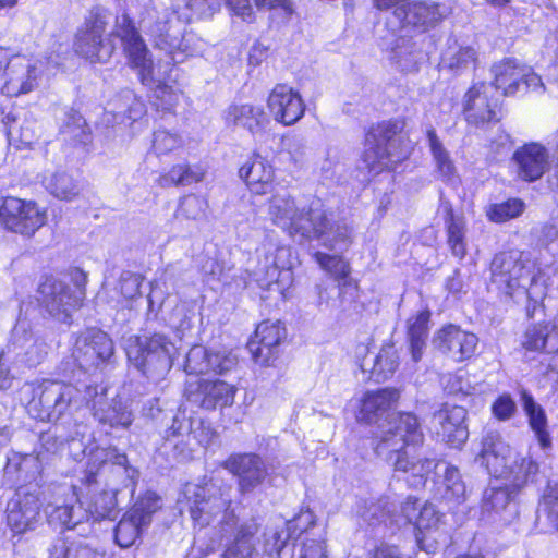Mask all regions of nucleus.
<instances>
[{
    "instance_id": "1",
    "label": "nucleus",
    "mask_w": 558,
    "mask_h": 558,
    "mask_svg": "<svg viewBox=\"0 0 558 558\" xmlns=\"http://www.w3.org/2000/svg\"><path fill=\"white\" fill-rule=\"evenodd\" d=\"M187 502L194 527L206 529L220 517L218 526L225 538L221 558H256L262 525L254 517L240 521L230 483L203 482L196 485Z\"/></svg>"
},
{
    "instance_id": "2",
    "label": "nucleus",
    "mask_w": 558,
    "mask_h": 558,
    "mask_svg": "<svg viewBox=\"0 0 558 558\" xmlns=\"http://www.w3.org/2000/svg\"><path fill=\"white\" fill-rule=\"evenodd\" d=\"M425 444V434L418 415L412 411H397L387 420V428L372 437L377 457L388 462L395 472L409 475L414 484L425 485L435 469L434 460L416 454Z\"/></svg>"
},
{
    "instance_id": "3",
    "label": "nucleus",
    "mask_w": 558,
    "mask_h": 558,
    "mask_svg": "<svg viewBox=\"0 0 558 558\" xmlns=\"http://www.w3.org/2000/svg\"><path fill=\"white\" fill-rule=\"evenodd\" d=\"M129 468L126 453L116 446H96L87 454L80 484L72 486V494L78 506L94 521L114 520L120 512L114 487H99V475L108 466Z\"/></svg>"
},
{
    "instance_id": "4",
    "label": "nucleus",
    "mask_w": 558,
    "mask_h": 558,
    "mask_svg": "<svg viewBox=\"0 0 558 558\" xmlns=\"http://www.w3.org/2000/svg\"><path fill=\"white\" fill-rule=\"evenodd\" d=\"M362 145L361 160L369 173L396 171L414 150L408 118L392 117L368 124L364 129Z\"/></svg>"
},
{
    "instance_id": "5",
    "label": "nucleus",
    "mask_w": 558,
    "mask_h": 558,
    "mask_svg": "<svg viewBox=\"0 0 558 558\" xmlns=\"http://www.w3.org/2000/svg\"><path fill=\"white\" fill-rule=\"evenodd\" d=\"M268 215L272 225L289 236H300L306 241L320 240L333 230L330 214L323 206L299 208L293 196L269 199Z\"/></svg>"
},
{
    "instance_id": "6",
    "label": "nucleus",
    "mask_w": 558,
    "mask_h": 558,
    "mask_svg": "<svg viewBox=\"0 0 558 558\" xmlns=\"http://www.w3.org/2000/svg\"><path fill=\"white\" fill-rule=\"evenodd\" d=\"M70 275L73 287L52 274H45L36 290L39 307L61 323H71L73 313L80 311L86 301L87 274L76 267Z\"/></svg>"
},
{
    "instance_id": "7",
    "label": "nucleus",
    "mask_w": 558,
    "mask_h": 558,
    "mask_svg": "<svg viewBox=\"0 0 558 558\" xmlns=\"http://www.w3.org/2000/svg\"><path fill=\"white\" fill-rule=\"evenodd\" d=\"M492 281L502 286L507 293L529 284H535L542 276V267L529 251L508 250L497 253L490 264Z\"/></svg>"
},
{
    "instance_id": "8",
    "label": "nucleus",
    "mask_w": 558,
    "mask_h": 558,
    "mask_svg": "<svg viewBox=\"0 0 558 558\" xmlns=\"http://www.w3.org/2000/svg\"><path fill=\"white\" fill-rule=\"evenodd\" d=\"M461 116L469 129L488 130L504 116V102L485 81L471 83L462 96Z\"/></svg>"
},
{
    "instance_id": "9",
    "label": "nucleus",
    "mask_w": 558,
    "mask_h": 558,
    "mask_svg": "<svg viewBox=\"0 0 558 558\" xmlns=\"http://www.w3.org/2000/svg\"><path fill=\"white\" fill-rule=\"evenodd\" d=\"M109 10L100 4L90 7L84 16L83 23L74 34V53L89 63L107 61L113 51L111 48L102 57L106 47V31L108 27Z\"/></svg>"
},
{
    "instance_id": "10",
    "label": "nucleus",
    "mask_w": 558,
    "mask_h": 558,
    "mask_svg": "<svg viewBox=\"0 0 558 558\" xmlns=\"http://www.w3.org/2000/svg\"><path fill=\"white\" fill-rule=\"evenodd\" d=\"M113 35L121 41L122 51L130 69L136 71L138 80L146 85L153 81L154 60L134 19L126 12L117 21Z\"/></svg>"
},
{
    "instance_id": "11",
    "label": "nucleus",
    "mask_w": 558,
    "mask_h": 558,
    "mask_svg": "<svg viewBox=\"0 0 558 558\" xmlns=\"http://www.w3.org/2000/svg\"><path fill=\"white\" fill-rule=\"evenodd\" d=\"M288 330L280 319L266 318L256 324L246 349L255 364L275 367L288 344Z\"/></svg>"
},
{
    "instance_id": "12",
    "label": "nucleus",
    "mask_w": 558,
    "mask_h": 558,
    "mask_svg": "<svg viewBox=\"0 0 558 558\" xmlns=\"http://www.w3.org/2000/svg\"><path fill=\"white\" fill-rule=\"evenodd\" d=\"M37 86V69L25 54L0 47V94L8 98L26 95Z\"/></svg>"
},
{
    "instance_id": "13",
    "label": "nucleus",
    "mask_w": 558,
    "mask_h": 558,
    "mask_svg": "<svg viewBox=\"0 0 558 558\" xmlns=\"http://www.w3.org/2000/svg\"><path fill=\"white\" fill-rule=\"evenodd\" d=\"M47 222V210L35 201L5 196L0 204V225L7 231L32 238Z\"/></svg>"
},
{
    "instance_id": "14",
    "label": "nucleus",
    "mask_w": 558,
    "mask_h": 558,
    "mask_svg": "<svg viewBox=\"0 0 558 558\" xmlns=\"http://www.w3.org/2000/svg\"><path fill=\"white\" fill-rule=\"evenodd\" d=\"M266 265L257 277L260 289L274 291L281 298L293 284V268L298 264V256L290 245H278L265 256Z\"/></svg>"
},
{
    "instance_id": "15",
    "label": "nucleus",
    "mask_w": 558,
    "mask_h": 558,
    "mask_svg": "<svg viewBox=\"0 0 558 558\" xmlns=\"http://www.w3.org/2000/svg\"><path fill=\"white\" fill-rule=\"evenodd\" d=\"M378 11H391L401 28L413 27L426 31L440 20L439 4L412 0H372Z\"/></svg>"
},
{
    "instance_id": "16",
    "label": "nucleus",
    "mask_w": 558,
    "mask_h": 558,
    "mask_svg": "<svg viewBox=\"0 0 558 558\" xmlns=\"http://www.w3.org/2000/svg\"><path fill=\"white\" fill-rule=\"evenodd\" d=\"M159 497L146 493L122 515L114 527V542L121 548L133 546L142 535L143 527L151 521L153 514L159 509Z\"/></svg>"
},
{
    "instance_id": "17",
    "label": "nucleus",
    "mask_w": 558,
    "mask_h": 558,
    "mask_svg": "<svg viewBox=\"0 0 558 558\" xmlns=\"http://www.w3.org/2000/svg\"><path fill=\"white\" fill-rule=\"evenodd\" d=\"M221 466L236 480L240 495L253 493L269 476L264 459L255 452H234L222 461Z\"/></svg>"
},
{
    "instance_id": "18",
    "label": "nucleus",
    "mask_w": 558,
    "mask_h": 558,
    "mask_svg": "<svg viewBox=\"0 0 558 558\" xmlns=\"http://www.w3.org/2000/svg\"><path fill=\"white\" fill-rule=\"evenodd\" d=\"M238 388L222 379H198L186 383L184 396L206 411L223 410L233 405Z\"/></svg>"
},
{
    "instance_id": "19",
    "label": "nucleus",
    "mask_w": 558,
    "mask_h": 558,
    "mask_svg": "<svg viewBox=\"0 0 558 558\" xmlns=\"http://www.w3.org/2000/svg\"><path fill=\"white\" fill-rule=\"evenodd\" d=\"M316 523L311 510L301 511L287 522V541L301 543L299 558H329L326 537L314 532Z\"/></svg>"
},
{
    "instance_id": "20",
    "label": "nucleus",
    "mask_w": 558,
    "mask_h": 558,
    "mask_svg": "<svg viewBox=\"0 0 558 558\" xmlns=\"http://www.w3.org/2000/svg\"><path fill=\"white\" fill-rule=\"evenodd\" d=\"M266 104L272 119L283 126L296 124L306 112V104L301 93L287 83L275 84Z\"/></svg>"
},
{
    "instance_id": "21",
    "label": "nucleus",
    "mask_w": 558,
    "mask_h": 558,
    "mask_svg": "<svg viewBox=\"0 0 558 558\" xmlns=\"http://www.w3.org/2000/svg\"><path fill=\"white\" fill-rule=\"evenodd\" d=\"M39 403L45 408L39 417L45 422H57L76 400L78 389L69 383L44 379L39 386Z\"/></svg>"
},
{
    "instance_id": "22",
    "label": "nucleus",
    "mask_w": 558,
    "mask_h": 558,
    "mask_svg": "<svg viewBox=\"0 0 558 558\" xmlns=\"http://www.w3.org/2000/svg\"><path fill=\"white\" fill-rule=\"evenodd\" d=\"M40 515L39 497L35 493H16L8 501L5 524L13 536H22L36 529Z\"/></svg>"
},
{
    "instance_id": "23",
    "label": "nucleus",
    "mask_w": 558,
    "mask_h": 558,
    "mask_svg": "<svg viewBox=\"0 0 558 558\" xmlns=\"http://www.w3.org/2000/svg\"><path fill=\"white\" fill-rule=\"evenodd\" d=\"M405 523L413 526V535L418 547H423L428 534L438 530L441 514L428 502H421L415 496H408L400 506Z\"/></svg>"
},
{
    "instance_id": "24",
    "label": "nucleus",
    "mask_w": 558,
    "mask_h": 558,
    "mask_svg": "<svg viewBox=\"0 0 558 558\" xmlns=\"http://www.w3.org/2000/svg\"><path fill=\"white\" fill-rule=\"evenodd\" d=\"M238 175L251 194L262 196L272 192L276 169L266 156L255 149L240 165Z\"/></svg>"
},
{
    "instance_id": "25",
    "label": "nucleus",
    "mask_w": 558,
    "mask_h": 558,
    "mask_svg": "<svg viewBox=\"0 0 558 558\" xmlns=\"http://www.w3.org/2000/svg\"><path fill=\"white\" fill-rule=\"evenodd\" d=\"M434 342L444 354L451 355L457 362H464L475 354L478 338L460 325L448 323L436 331Z\"/></svg>"
},
{
    "instance_id": "26",
    "label": "nucleus",
    "mask_w": 558,
    "mask_h": 558,
    "mask_svg": "<svg viewBox=\"0 0 558 558\" xmlns=\"http://www.w3.org/2000/svg\"><path fill=\"white\" fill-rule=\"evenodd\" d=\"M512 161L517 168L518 177L524 182L539 180L548 169L549 155L547 148L538 142H527L519 146Z\"/></svg>"
},
{
    "instance_id": "27",
    "label": "nucleus",
    "mask_w": 558,
    "mask_h": 558,
    "mask_svg": "<svg viewBox=\"0 0 558 558\" xmlns=\"http://www.w3.org/2000/svg\"><path fill=\"white\" fill-rule=\"evenodd\" d=\"M400 398L401 391L397 387L366 390L359 401L355 418L362 424H374L380 415L396 408Z\"/></svg>"
},
{
    "instance_id": "28",
    "label": "nucleus",
    "mask_w": 558,
    "mask_h": 558,
    "mask_svg": "<svg viewBox=\"0 0 558 558\" xmlns=\"http://www.w3.org/2000/svg\"><path fill=\"white\" fill-rule=\"evenodd\" d=\"M520 345L526 353H558V325L547 320L530 324L522 333Z\"/></svg>"
},
{
    "instance_id": "29",
    "label": "nucleus",
    "mask_w": 558,
    "mask_h": 558,
    "mask_svg": "<svg viewBox=\"0 0 558 558\" xmlns=\"http://www.w3.org/2000/svg\"><path fill=\"white\" fill-rule=\"evenodd\" d=\"M170 342L165 335L153 333L138 344L136 367L143 375H148L153 371L169 366L171 355L169 351Z\"/></svg>"
},
{
    "instance_id": "30",
    "label": "nucleus",
    "mask_w": 558,
    "mask_h": 558,
    "mask_svg": "<svg viewBox=\"0 0 558 558\" xmlns=\"http://www.w3.org/2000/svg\"><path fill=\"white\" fill-rule=\"evenodd\" d=\"M207 175V167L203 162H191L182 159L160 172L156 179L159 187H187L202 183Z\"/></svg>"
},
{
    "instance_id": "31",
    "label": "nucleus",
    "mask_w": 558,
    "mask_h": 558,
    "mask_svg": "<svg viewBox=\"0 0 558 558\" xmlns=\"http://www.w3.org/2000/svg\"><path fill=\"white\" fill-rule=\"evenodd\" d=\"M493 81L489 83L496 89H501L504 96L514 95L525 76L524 66L514 58H504L492 66Z\"/></svg>"
},
{
    "instance_id": "32",
    "label": "nucleus",
    "mask_w": 558,
    "mask_h": 558,
    "mask_svg": "<svg viewBox=\"0 0 558 558\" xmlns=\"http://www.w3.org/2000/svg\"><path fill=\"white\" fill-rule=\"evenodd\" d=\"M313 258L338 282L339 295L344 293L347 288L359 289V281L351 277V265L342 255L315 252Z\"/></svg>"
},
{
    "instance_id": "33",
    "label": "nucleus",
    "mask_w": 558,
    "mask_h": 558,
    "mask_svg": "<svg viewBox=\"0 0 558 558\" xmlns=\"http://www.w3.org/2000/svg\"><path fill=\"white\" fill-rule=\"evenodd\" d=\"M444 221L448 247L451 254L461 260L468 254L465 218L463 215L456 214L453 207L448 205Z\"/></svg>"
},
{
    "instance_id": "34",
    "label": "nucleus",
    "mask_w": 558,
    "mask_h": 558,
    "mask_svg": "<svg viewBox=\"0 0 558 558\" xmlns=\"http://www.w3.org/2000/svg\"><path fill=\"white\" fill-rule=\"evenodd\" d=\"M432 312L425 307L407 320V338L412 360L417 363L423 356L429 332Z\"/></svg>"
},
{
    "instance_id": "35",
    "label": "nucleus",
    "mask_w": 558,
    "mask_h": 558,
    "mask_svg": "<svg viewBox=\"0 0 558 558\" xmlns=\"http://www.w3.org/2000/svg\"><path fill=\"white\" fill-rule=\"evenodd\" d=\"M538 473L539 464L533 457L518 458L507 471L506 485L512 489V493L520 496L525 487L537 481Z\"/></svg>"
},
{
    "instance_id": "36",
    "label": "nucleus",
    "mask_w": 558,
    "mask_h": 558,
    "mask_svg": "<svg viewBox=\"0 0 558 558\" xmlns=\"http://www.w3.org/2000/svg\"><path fill=\"white\" fill-rule=\"evenodd\" d=\"M521 401L524 412L529 418V424L543 449L551 447V437L547 428V416L544 409L537 404L531 393L526 390L521 391Z\"/></svg>"
},
{
    "instance_id": "37",
    "label": "nucleus",
    "mask_w": 558,
    "mask_h": 558,
    "mask_svg": "<svg viewBox=\"0 0 558 558\" xmlns=\"http://www.w3.org/2000/svg\"><path fill=\"white\" fill-rule=\"evenodd\" d=\"M228 119L235 125L255 133L265 128L268 118L260 106L252 104L233 105L229 108Z\"/></svg>"
},
{
    "instance_id": "38",
    "label": "nucleus",
    "mask_w": 558,
    "mask_h": 558,
    "mask_svg": "<svg viewBox=\"0 0 558 558\" xmlns=\"http://www.w3.org/2000/svg\"><path fill=\"white\" fill-rule=\"evenodd\" d=\"M456 408L444 404L436 413L442 438L450 446H458L466 438V429L462 425L459 415H454Z\"/></svg>"
},
{
    "instance_id": "39",
    "label": "nucleus",
    "mask_w": 558,
    "mask_h": 558,
    "mask_svg": "<svg viewBox=\"0 0 558 558\" xmlns=\"http://www.w3.org/2000/svg\"><path fill=\"white\" fill-rule=\"evenodd\" d=\"M400 359L392 341H385L375 357L371 374L377 381L389 379L399 368Z\"/></svg>"
},
{
    "instance_id": "40",
    "label": "nucleus",
    "mask_w": 558,
    "mask_h": 558,
    "mask_svg": "<svg viewBox=\"0 0 558 558\" xmlns=\"http://www.w3.org/2000/svg\"><path fill=\"white\" fill-rule=\"evenodd\" d=\"M208 207V198L205 195L189 192L180 196L174 217L185 220H197L206 216Z\"/></svg>"
},
{
    "instance_id": "41",
    "label": "nucleus",
    "mask_w": 558,
    "mask_h": 558,
    "mask_svg": "<svg viewBox=\"0 0 558 558\" xmlns=\"http://www.w3.org/2000/svg\"><path fill=\"white\" fill-rule=\"evenodd\" d=\"M525 209V203L519 197H509L500 203H493L486 207L485 215L488 221L505 223L520 217Z\"/></svg>"
},
{
    "instance_id": "42",
    "label": "nucleus",
    "mask_w": 558,
    "mask_h": 558,
    "mask_svg": "<svg viewBox=\"0 0 558 558\" xmlns=\"http://www.w3.org/2000/svg\"><path fill=\"white\" fill-rule=\"evenodd\" d=\"M519 496L512 493L506 484L487 489L482 499V510L486 513L500 514L511 502L517 501Z\"/></svg>"
},
{
    "instance_id": "43",
    "label": "nucleus",
    "mask_w": 558,
    "mask_h": 558,
    "mask_svg": "<svg viewBox=\"0 0 558 558\" xmlns=\"http://www.w3.org/2000/svg\"><path fill=\"white\" fill-rule=\"evenodd\" d=\"M539 509L548 524L558 531V481L546 484L539 498Z\"/></svg>"
},
{
    "instance_id": "44",
    "label": "nucleus",
    "mask_w": 558,
    "mask_h": 558,
    "mask_svg": "<svg viewBox=\"0 0 558 558\" xmlns=\"http://www.w3.org/2000/svg\"><path fill=\"white\" fill-rule=\"evenodd\" d=\"M49 191L54 197L66 202L74 199L80 194L76 181L64 172L52 175L49 182Z\"/></svg>"
},
{
    "instance_id": "45",
    "label": "nucleus",
    "mask_w": 558,
    "mask_h": 558,
    "mask_svg": "<svg viewBox=\"0 0 558 558\" xmlns=\"http://www.w3.org/2000/svg\"><path fill=\"white\" fill-rule=\"evenodd\" d=\"M426 137L430 153L436 161L437 169L446 174H451L454 170L453 162L451 161L448 151L442 146L435 129L430 128L426 131Z\"/></svg>"
},
{
    "instance_id": "46",
    "label": "nucleus",
    "mask_w": 558,
    "mask_h": 558,
    "mask_svg": "<svg viewBox=\"0 0 558 558\" xmlns=\"http://www.w3.org/2000/svg\"><path fill=\"white\" fill-rule=\"evenodd\" d=\"M183 145L179 133L160 128L154 131L151 147L156 155H168Z\"/></svg>"
},
{
    "instance_id": "47",
    "label": "nucleus",
    "mask_w": 558,
    "mask_h": 558,
    "mask_svg": "<svg viewBox=\"0 0 558 558\" xmlns=\"http://www.w3.org/2000/svg\"><path fill=\"white\" fill-rule=\"evenodd\" d=\"M50 556L51 558H97L98 553L87 545L68 544L62 541L53 545Z\"/></svg>"
},
{
    "instance_id": "48",
    "label": "nucleus",
    "mask_w": 558,
    "mask_h": 558,
    "mask_svg": "<svg viewBox=\"0 0 558 558\" xmlns=\"http://www.w3.org/2000/svg\"><path fill=\"white\" fill-rule=\"evenodd\" d=\"M87 345L100 361L108 360L113 354V344L109 336L101 330H93L87 336Z\"/></svg>"
},
{
    "instance_id": "49",
    "label": "nucleus",
    "mask_w": 558,
    "mask_h": 558,
    "mask_svg": "<svg viewBox=\"0 0 558 558\" xmlns=\"http://www.w3.org/2000/svg\"><path fill=\"white\" fill-rule=\"evenodd\" d=\"M208 349L205 347L192 348L185 357L183 368L189 375H206Z\"/></svg>"
},
{
    "instance_id": "50",
    "label": "nucleus",
    "mask_w": 558,
    "mask_h": 558,
    "mask_svg": "<svg viewBox=\"0 0 558 558\" xmlns=\"http://www.w3.org/2000/svg\"><path fill=\"white\" fill-rule=\"evenodd\" d=\"M477 64V53L471 46H461L454 51L448 61V69L454 72L463 71L469 66L475 68Z\"/></svg>"
},
{
    "instance_id": "51",
    "label": "nucleus",
    "mask_w": 558,
    "mask_h": 558,
    "mask_svg": "<svg viewBox=\"0 0 558 558\" xmlns=\"http://www.w3.org/2000/svg\"><path fill=\"white\" fill-rule=\"evenodd\" d=\"M206 365L207 368L204 371H207V374L214 373L222 375L235 365V359L230 353L208 349Z\"/></svg>"
},
{
    "instance_id": "52",
    "label": "nucleus",
    "mask_w": 558,
    "mask_h": 558,
    "mask_svg": "<svg viewBox=\"0 0 558 558\" xmlns=\"http://www.w3.org/2000/svg\"><path fill=\"white\" fill-rule=\"evenodd\" d=\"M155 106L162 111H172L178 104L177 90L166 82H159L154 90Z\"/></svg>"
},
{
    "instance_id": "53",
    "label": "nucleus",
    "mask_w": 558,
    "mask_h": 558,
    "mask_svg": "<svg viewBox=\"0 0 558 558\" xmlns=\"http://www.w3.org/2000/svg\"><path fill=\"white\" fill-rule=\"evenodd\" d=\"M50 524L59 526L61 530H72L76 526L77 521L74 519V508L72 505L56 506L50 515Z\"/></svg>"
},
{
    "instance_id": "54",
    "label": "nucleus",
    "mask_w": 558,
    "mask_h": 558,
    "mask_svg": "<svg viewBox=\"0 0 558 558\" xmlns=\"http://www.w3.org/2000/svg\"><path fill=\"white\" fill-rule=\"evenodd\" d=\"M230 12L231 16H236L246 23H253L256 20L255 10H253L252 0H221Z\"/></svg>"
},
{
    "instance_id": "55",
    "label": "nucleus",
    "mask_w": 558,
    "mask_h": 558,
    "mask_svg": "<svg viewBox=\"0 0 558 558\" xmlns=\"http://www.w3.org/2000/svg\"><path fill=\"white\" fill-rule=\"evenodd\" d=\"M517 411V404L509 393L499 395L492 403V413L498 421L511 418Z\"/></svg>"
},
{
    "instance_id": "56",
    "label": "nucleus",
    "mask_w": 558,
    "mask_h": 558,
    "mask_svg": "<svg viewBox=\"0 0 558 558\" xmlns=\"http://www.w3.org/2000/svg\"><path fill=\"white\" fill-rule=\"evenodd\" d=\"M191 17L202 20L211 17L219 9L216 0H184Z\"/></svg>"
},
{
    "instance_id": "57",
    "label": "nucleus",
    "mask_w": 558,
    "mask_h": 558,
    "mask_svg": "<svg viewBox=\"0 0 558 558\" xmlns=\"http://www.w3.org/2000/svg\"><path fill=\"white\" fill-rule=\"evenodd\" d=\"M366 558H408L400 546L386 541L376 543L366 553Z\"/></svg>"
},
{
    "instance_id": "58",
    "label": "nucleus",
    "mask_w": 558,
    "mask_h": 558,
    "mask_svg": "<svg viewBox=\"0 0 558 558\" xmlns=\"http://www.w3.org/2000/svg\"><path fill=\"white\" fill-rule=\"evenodd\" d=\"M133 416L130 411L123 408L113 409L111 415L100 418V423L112 428H129L132 425Z\"/></svg>"
},
{
    "instance_id": "59",
    "label": "nucleus",
    "mask_w": 558,
    "mask_h": 558,
    "mask_svg": "<svg viewBox=\"0 0 558 558\" xmlns=\"http://www.w3.org/2000/svg\"><path fill=\"white\" fill-rule=\"evenodd\" d=\"M252 3L257 10H280L288 15L294 12L291 0H253Z\"/></svg>"
},
{
    "instance_id": "60",
    "label": "nucleus",
    "mask_w": 558,
    "mask_h": 558,
    "mask_svg": "<svg viewBox=\"0 0 558 558\" xmlns=\"http://www.w3.org/2000/svg\"><path fill=\"white\" fill-rule=\"evenodd\" d=\"M17 117L13 113L12 109L7 106L0 105V122L4 125L5 134H11V128L15 124Z\"/></svg>"
},
{
    "instance_id": "61",
    "label": "nucleus",
    "mask_w": 558,
    "mask_h": 558,
    "mask_svg": "<svg viewBox=\"0 0 558 558\" xmlns=\"http://www.w3.org/2000/svg\"><path fill=\"white\" fill-rule=\"evenodd\" d=\"M182 435V422L173 418L170 426L165 430V440L169 441Z\"/></svg>"
},
{
    "instance_id": "62",
    "label": "nucleus",
    "mask_w": 558,
    "mask_h": 558,
    "mask_svg": "<svg viewBox=\"0 0 558 558\" xmlns=\"http://www.w3.org/2000/svg\"><path fill=\"white\" fill-rule=\"evenodd\" d=\"M17 1L19 0H0V10L14 8Z\"/></svg>"
},
{
    "instance_id": "63",
    "label": "nucleus",
    "mask_w": 558,
    "mask_h": 558,
    "mask_svg": "<svg viewBox=\"0 0 558 558\" xmlns=\"http://www.w3.org/2000/svg\"><path fill=\"white\" fill-rule=\"evenodd\" d=\"M492 5L504 8L510 3V0H488Z\"/></svg>"
},
{
    "instance_id": "64",
    "label": "nucleus",
    "mask_w": 558,
    "mask_h": 558,
    "mask_svg": "<svg viewBox=\"0 0 558 558\" xmlns=\"http://www.w3.org/2000/svg\"><path fill=\"white\" fill-rule=\"evenodd\" d=\"M454 558H484L481 554L462 553L458 554Z\"/></svg>"
}]
</instances>
